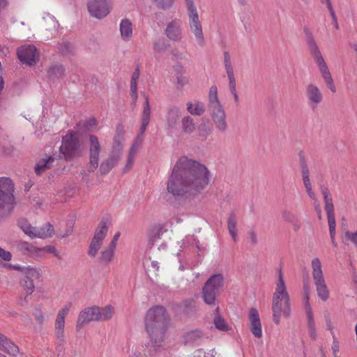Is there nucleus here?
Instances as JSON below:
<instances>
[{"instance_id":"nucleus-10","label":"nucleus","mask_w":357,"mask_h":357,"mask_svg":"<svg viewBox=\"0 0 357 357\" xmlns=\"http://www.w3.org/2000/svg\"><path fill=\"white\" fill-rule=\"evenodd\" d=\"M79 148L80 142L77 132L69 131L63 137L59 150L66 160H71L79 155Z\"/></svg>"},{"instance_id":"nucleus-3","label":"nucleus","mask_w":357,"mask_h":357,"mask_svg":"<svg viewBox=\"0 0 357 357\" xmlns=\"http://www.w3.org/2000/svg\"><path fill=\"white\" fill-rule=\"evenodd\" d=\"M271 309L273 319L277 326L280 324L282 316L289 317L291 314L290 296L281 270L279 271L275 290L273 295Z\"/></svg>"},{"instance_id":"nucleus-17","label":"nucleus","mask_w":357,"mask_h":357,"mask_svg":"<svg viewBox=\"0 0 357 357\" xmlns=\"http://www.w3.org/2000/svg\"><path fill=\"white\" fill-rule=\"evenodd\" d=\"M305 97L309 106L312 109L317 107L323 100L324 96L321 89L316 84L310 83L305 86Z\"/></svg>"},{"instance_id":"nucleus-5","label":"nucleus","mask_w":357,"mask_h":357,"mask_svg":"<svg viewBox=\"0 0 357 357\" xmlns=\"http://www.w3.org/2000/svg\"><path fill=\"white\" fill-rule=\"evenodd\" d=\"M208 110L216 130L224 133L227 130L226 112L218 95L216 86H211L208 91Z\"/></svg>"},{"instance_id":"nucleus-35","label":"nucleus","mask_w":357,"mask_h":357,"mask_svg":"<svg viewBox=\"0 0 357 357\" xmlns=\"http://www.w3.org/2000/svg\"><path fill=\"white\" fill-rule=\"evenodd\" d=\"M227 227L229 233L234 241H237V221L234 213H231L227 219Z\"/></svg>"},{"instance_id":"nucleus-13","label":"nucleus","mask_w":357,"mask_h":357,"mask_svg":"<svg viewBox=\"0 0 357 357\" xmlns=\"http://www.w3.org/2000/svg\"><path fill=\"white\" fill-rule=\"evenodd\" d=\"M223 65L229 79V87L231 94L234 96V101L238 102V96L236 92V79L234 75V67L231 61V57L228 51L223 52Z\"/></svg>"},{"instance_id":"nucleus-47","label":"nucleus","mask_w":357,"mask_h":357,"mask_svg":"<svg viewBox=\"0 0 357 357\" xmlns=\"http://www.w3.org/2000/svg\"><path fill=\"white\" fill-rule=\"evenodd\" d=\"M39 250H40V257H41L43 255V254L46 252L53 254L58 259L61 258L59 252H57L54 246L46 245L42 248H39Z\"/></svg>"},{"instance_id":"nucleus-55","label":"nucleus","mask_w":357,"mask_h":357,"mask_svg":"<svg viewBox=\"0 0 357 357\" xmlns=\"http://www.w3.org/2000/svg\"><path fill=\"white\" fill-rule=\"evenodd\" d=\"M159 6L163 9L169 8L172 6L174 0H153Z\"/></svg>"},{"instance_id":"nucleus-11","label":"nucleus","mask_w":357,"mask_h":357,"mask_svg":"<svg viewBox=\"0 0 357 357\" xmlns=\"http://www.w3.org/2000/svg\"><path fill=\"white\" fill-rule=\"evenodd\" d=\"M109 225V222L107 220L102 219L99 222L87 251V254L90 257L95 258L97 256L102 245L103 241L107 236Z\"/></svg>"},{"instance_id":"nucleus-41","label":"nucleus","mask_w":357,"mask_h":357,"mask_svg":"<svg viewBox=\"0 0 357 357\" xmlns=\"http://www.w3.org/2000/svg\"><path fill=\"white\" fill-rule=\"evenodd\" d=\"M167 231L163 225L158 224L153 226L149 231V236L152 241H155Z\"/></svg>"},{"instance_id":"nucleus-9","label":"nucleus","mask_w":357,"mask_h":357,"mask_svg":"<svg viewBox=\"0 0 357 357\" xmlns=\"http://www.w3.org/2000/svg\"><path fill=\"white\" fill-rule=\"evenodd\" d=\"M312 275L319 298L326 301L329 298V291L324 277L321 262L319 258L312 260Z\"/></svg>"},{"instance_id":"nucleus-25","label":"nucleus","mask_w":357,"mask_h":357,"mask_svg":"<svg viewBox=\"0 0 357 357\" xmlns=\"http://www.w3.org/2000/svg\"><path fill=\"white\" fill-rule=\"evenodd\" d=\"M16 249L24 255L40 257L39 248L26 241H20L16 244Z\"/></svg>"},{"instance_id":"nucleus-53","label":"nucleus","mask_w":357,"mask_h":357,"mask_svg":"<svg viewBox=\"0 0 357 357\" xmlns=\"http://www.w3.org/2000/svg\"><path fill=\"white\" fill-rule=\"evenodd\" d=\"M332 336H333V344H332L333 355V357H337V354L340 350L339 342L337 341L334 332H332Z\"/></svg>"},{"instance_id":"nucleus-8","label":"nucleus","mask_w":357,"mask_h":357,"mask_svg":"<svg viewBox=\"0 0 357 357\" xmlns=\"http://www.w3.org/2000/svg\"><path fill=\"white\" fill-rule=\"evenodd\" d=\"M225 278L222 274H213L206 280L202 287V298L208 305H216V298L223 287Z\"/></svg>"},{"instance_id":"nucleus-50","label":"nucleus","mask_w":357,"mask_h":357,"mask_svg":"<svg viewBox=\"0 0 357 357\" xmlns=\"http://www.w3.org/2000/svg\"><path fill=\"white\" fill-rule=\"evenodd\" d=\"M211 132L212 129L210 127L204 125L199 128V135L202 138V140H205L207 136L211 134Z\"/></svg>"},{"instance_id":"nucleus-60","label":"nucleus","mask_w":357,"mask_h":357,"mask_svg":"<svg viewBox=\"0 0 357 357\" xmlns=\"http://www.w3.org/2000/svg\"><path fill=\"white\" fill-rule=\"evenodd\" d=\"M135 158L128 156L127 162L123 168V173L128 172L134 164Z\"/></svg>"},{"instance_id":"nucleus-62","label":"nucleus","mask_w":357,"mask_h":357,"mask_svg":"<svg viewBox=\"0 0 357 357\" xmlns=\"http://www.w3.org/2000/svg\"><path fill=\"white\" fill-rule=\"evenodd\" d=\"M248 236L252 244L255 245L257 243V236L255 231H249Z\"/></svg>"},{"instance_id":"nucleus-16","label":"nucleus","mask_w":357,"mask_h":357,"mask_svg":"<svg viewBox=\"0 0 357 357\" xmlns=\"http://www.w3.org/2000/svg\"><path fill=\"white\" fill-rule=\"evenodd\" d=\"M72 307V303H67L59 310L54 323L55 335L57 339L63 340L64 337L65 318Z\"/></svg>"},{"instance_id":"nucleus-54","label":"nucleus","mask_w":357,"mask_h":357,"mask_svg":"<svg viewBox=\"0 0 357 357\" xmlns=\"http://www.w3.org/2000/svg\"><path fill=\"white\" fill-rule=\"evenodd\" d=\"M139 75H140V69H139V67L137 66L132 75L131 80H130V86H137V80L139 79Z\"/></svg>"},{"instance_id":"nucleus-33","label":"nucleus","mask_w":357,"mask_h":357,"mask_svg":"<svg viewBox=\"0 0 357 357\" xmlns=\"http://www.w3.org/2000/svg\"><path fill=\"white\" fill-rule=\"evenodd\" d=\"M181 130L185 134H192L195 130L194 119L190 116H185L181 119Z\"/></svg>"},{"instance_id":"nucleus-31","label":"nucleus","mask_w":357,"mask_h":357,"mask_svg":"<svg viewBox=\"0 0 357 357\" xmlns=\"http://www.w3.org/2000/svg\"><path fill=\"white\" fill-rule=\"evenodd\" d=\"M188 112L195 116H201L205 112V105L204 102L195 100L194 102H188L186 104Z\"/></svg>"},{"instance_id":"nucleus-64","label":"nucleus","mask_w":357,"mask_h":357,"mask_svg":"<svg viewBox=\"0 0 357 357\" xmlns=\"http://www.w3.org/2000/svg\"><path fill=\"white\" fill-rule=\"evenodd\" d=\"M97 124L96 123V120L94 119V118H91L90 119H89L86 124H85V126L86 128H89V127H93V126H96Z\"/></svg>"},{"instance_id":"nucleus-23","label":"nucleus","mask_w":357,"mask_h":357,"mask_svg":"<svg viewBox=\"0 0 357 357\" xmlns=\"http://www.w3.org/2000/svg\"><path fill=\"white\" fill-rule=\"evenodd\" d=\"M181 109L176 105H170L167 109L165 116L166 123L169 128L174 129L176 127L181 117Z\"/></svg>"},{"instance_id":"nucleus-38","label":"nucleus","mask_w":357,"mask_h":357,"mask_svg":"<svg viewBox=\"0 0 357 357\" xmlns=\"http://www.w3.org/2000/svg\"><path fill=\"white\" fill-rule=\"evenodd\" d=\"M114 314V308L108 305L103 308L98 307V321H103L110 319Z\"/></svg>"},{"instance_id":"nucleus-61","label":"nucleus","mask_w":357,"mask_h":357,"mask_svg":"<svg viewBox=\"0 0 357 357\" xmlns=\"http://www.w3.org/2000/svg\"><path fill=\"white\" fill-rule=\"evenodd\" d=\"M120 235H121V233L119 231H117L113 236L112 241H110V243H109L108 245L116 249V245H117V241L120 237Z\"/></svg>"},{"instance_id":"nucleus-6","label":"nucleus","mask_w":357,"mask_h":357,"mask_svg":"<svg viewBox=\"0 0 357 357\" xmlns=\"http://www.w3.org/2000/svg\"><path fill=\"white\" fill-rule=\"evenodd\" d=\"M187 15L188 25L190 31L193 34L197 44L204 47L206 44L203 26L199 19L198 10L194 0H184Z\"/></svg>"},{"instance_id":"nucleus-44","label":"nucleus","mask_w":357,"mask_h":357,"mask_svg":"<svg viewBox=\"0 0 357 357\" xmlns=\"http://www.w3.org/2000/svg\"><path fill=\"white\" fill-rule=\"evenodd\" d=\"M306 316H307V328H308L309 335L312 340H315L317 337V330H316L315 323H314V316H313V314H308Z\"/></svg>"},{"instance_id":"nucleus-34","label":"nucleus","mask_w":357,"mask_h":357,"mask_svg":"<svg viewBox=\"0 0 357 357\" xmlns=\"http://www.w3.org/2000/svg\"><path fill=\"white\" fill-rule=\"evenodd\" d=\"M119 162V160L109 156L103 160L100 166V172L102 174H108Z\"/></svg>"},{"instance_id":"nucleus-18","label":"nucleus","mask_w":357,"mask_h":357,"mask_svg":"<svg viewBox=\"0 0 357 357\" xmlns=\"http://www.w3.org/2000/svg\"><path fill=\"white\" fill-rule=\"evenodd\" d=\"M98 307L92 306L84 308L78 316L76 328L80 330L85 324L91 321H98Z\"/></svg>"},{"instance_id":"nucleus-2","label":"nucleus","mask_w":357,"mask_h":357,"mask_svg":"<svg viewBox=\"0 0 357 357\" xmlns=\"http://www.w3.org/2000/svg\"><path fill=\"white\" fill-rule=\"evenodd\" d=\"M167 314L162 306H154L146 313V330L154 347H159L165 338L167 328Z\"/></svg>"},{"instance_id":"nucleus-4","label":"nucleus","mask_w":357,"mask_h":357,"mask_svg":"<svg viewBox=\"0 0 357 357\" xmlns=\"http://www.w3.org/2000/svg\"><path fill=\"white\" fill-rule=\"evenodd\" d=\"M307 45L310 54L312 56L322 77V79L329 90L335 93L336 86L329 68L318 47L312 33L307 28L304 29Z\"/></svg>"},{"instance_id":"nucleus-46","label":"nucleus","mask_w":357,"mask_h":357,"mask_svg":"<svg viewBox=\"0 0 357 357\" xmlns=\"http://www.w3.org/2000/svg\"><path fill=\"white\" fill-rule=\"evenodd\" d=\"M309 289L307 286H305L304 287V301H305V310L306 312V315L313 314L312 309L310 304V296H309Z\"/></svg>"},{"instance_id":"nucleus-14","label":"nucleus","mask_w":357,"mask_h":357,"mask_svg":"<svg viewBox=\"0 0 357 357\" xmlns=\"http://www.w3.org/2000/svg\"><path fill=\"white\" fill-rule=\"evenodd\" d=\"M111 5V0H90L88 9L92 16L102 19L110 13Z\"/></svg>"},{"instance_id":"nucleus-1","label":"nucleus","mask_w":357,"mask_h":357,"mask_svg":"<svg viewBox=\"0 0 357 357\" xmlns=\"http://www.w3.org/2000/svg\"><path fill=\"white\" fill-rule=\"evenodd\" d=\"M209 181L210 172L204 165L181 156L171 169L167 190L173 197L195 195L206 188Z\"/></svg>"},{"instance_id":"nucleus-42","label":"nucleus","mask_w":357,"mask_h":357,"mask_svg":"<svg viewBox=\"0 0 357 357\" xmlns=\"http://www.w3.org/2000/svg\"><path fill=\"white\" fill-rule=\"evenodd\" d=\"M299 155L301 159V169L303 181V183L310 182V170L305 160L304 155L302 153H300Z\"/></svg>"},{"instance_id":"nucleus-52","label":"nucleus","mask_w":357,"mask_h":357,"mask_svg":"<svg viewBox=\"0 0 357 357\" xmlns=\"http://www.w3.org/2000/svg\"><path fill=\"white\" fill-rule=\"evenodd\" d=\"M303 185L305 188L307 195L315 202H317L316 195L312 190V185L311 181L303 183Z\"/></svg>"},{"instance_id":"nucleus-56","label":"nucleus","mask_w":357,"mask_h":357,"mask_svg":"<svg viewBox=\"0 0 357 357\" xmlns=\"http://www.w3.org/2000/svg\"><path fill=\"white\" fill-rule=\"evenodd\" d=\"M33 315H34V317H35L36 321L39 324H43V322L45 321V317L43 315V312H42V310L40 308H36L35 310Z\"/></svg>"},{"instance_id":"nucleus-45","label":"nucleus","mask_w":357,"mask_h":357,"mask_svg":"<svg viewBox=\"0 0 357 357\" xmlns=\"http://www.w3.org/2000/svg\"><path fill=\"white\" fill-rule=\"evenodd\" d=\"M64 68L61 65H55L48 70V75L50 78H59L63 75Z\"/></svg>"},{"instance_id":"nucleus-29","label":"nucleus","mask_w":357,"mask_h":357,"mask_svg":"<svg viewBox=\"0 0 357 357\" xmlns=\"http://www.w3.org/2000/svg\"><path fill=\"white\" fill-rule=\"evenodd\" d=\"M40 277V271L38 268H37V275L31 277L29 276L26 274H24V278L22 280H21L20 284L27 295H31L34 291L35 285L33 281L35 280H38Z\"/></svg>"},{"instance_id":"nucleus-15","label":"nucleus","mask_w":357,"mask_h":357,"mask_svg":"<svg viewBox=\"0 0 357 357\" xmlns=\"http://www.w3.org/2000/svg\"><path fill=\"white\" fill-rule=\"evenodd\" d=\"M89 171L94 172L98 167L99 156L100 153V144L98 139L95 135L89 136Z\"/></svg>"},{"instance_id":"nucleus-57","label":"nucleus","mask_w":357,"mask_h":357,"mask_svg":"<svg viewBox=\"0 0 357 357\" xmlns=\"http://www.w3.org/2000/svg\"><path fill=\"white\" fill-rule=\"evenodd\" d=\"M130 96L132 100V105L135 106L138 98L137 86H130Z\"/></svg>"},{"instance_id":"nucleus-63","label":"nucleus","mask_w":357,"mask_h":357,"mask_svg":"<svg viewBox=\"0 0 357 357\" xmlns=\"http://www.w3.org/2000/svg\"><path fill=\"white\" fill-rule=\"evenodd\" d=\"M138 149H139V147L137 146V145L132 144V146L129 150L128 156L135 158V157L138 151Z\"/></svg>"},{"instance_id":"nucleus-39","label":"nucleus","mask_w":357,"mask_h":357,"mask_svg":"<svg viewBox=\"0 0 357 357\" xmlns=\"http://www.w3.org/2000/svg\"><path fill=\"white\" fill-rule=\"evenodd\" d=\"M202 333L199 330H195L187 333L185 335V342L187 344H195L201 340Z\"/></svg>"},{"instance_id":"nucleus-37","label":"nucleus","mask_w":357,"mask_h":357,"mask_svg":"<svg viewBox=\"0 0 357 357\" xmlns=\"http://www.w3.org/2000/svg\"><path fill=\"white\" fill-rule=\"evenodd\" d=\"M4 266H6L9 268L14 269L18 271L22 272L24 275L26 274L29 276H34L37 275V268L34 267H31L30 266H22L19 264H15V265H8L4 264Z\"/></svg>"},{"instance_id":"nucleus-36","label":"nucleus","mask_w":357,"mask_h":357,"mask_svg":"<svg viewBox=\"0 0 357 357\" xmlns=\"http://www.w3.org/2000/svg\"><path fill=\"white\" fill-rule=\"evenodd\" d=\"M43 20L45 22V29L47 31H57L59 27V24L56 20L55 17L50 15V13H45L43 17Z\"/></svg>"},{"instance_id":"nucleus-40","label":"nucleus","mask_w":357,"mask_h":357,"mask_svg":"<svg viewBox=\"0 0 357 357\" xmlns=\"http://www.w3.org/2000/svg\"><path fill=\"white\" fill-rule=\"evenodd\" d=\"M282 218L284 221L291 223L294 230L296 231L300 228V225L297 220L296 215L292 212L287 210L284 211L282 213Z\"/></svg>"},{"instance_id":"nucleus-24","label":"nucleus","mask_w":357,"mask_h":357,"mask_svg":"<svg viewBox=\"0 0 357 357\" xmlns=\"http://www.w3.org/2000/svg\"><path fill=\"white\" fill-rule=\"evenodd\" d=\"M0 349L10 356H16L19 352V347L6 335L0 333Z\"/></svg>"},{"instance_id":"nucleus-32","label":"nucleus","mask_w":357,"mask_h":357,"mask_svg":"<svg viewBox=\"0 0 357 357\" xmlns=\"http://www.w3.org/2000/svg\"><path fill=\"white\" fill-rule=\"evenodd\" d=\"M215 314L213 323L216 329L221 331H228L231 330V327L228 325L225 319L220 316L218 307L215 310Z\"/></svg>"},{"instance_id":"nucleus-28","label":"nucleus","mask_w":357,"mask_h":357,"mask_svg":"<svg viewBox=\"0 0 357 357\" xmlns=\"http://www.w3.org/2000/svg\"><path fill=\"white\" fill-rule=\"evenodd\" d=\"M320 190L323 195L324 208L328 216H333L334 213V206L333 203V199L331 192L328 187L325 185H320Z\"/></svg>"},{"instance_id":"nucleus-51","label":"nucleus","mask_w":357,"mask_h":357,"mask_svg":"<svg viewBox=\"0 0 357 357\" xmlns=\"http://www.w3.org/2000/svg\"><path fill=\"white\" fill-rule=\"evenodd\" d=\"M345 238L351 241L357 249V230L354 232L347 231L344 232Z\"/></svg>"},{"instance_id":"nucleus-7","label":"nucleus","mask_w":357,"mask_h":357,"mask_svg":"<svg viewBox=\"0 0 357 357\" xmlns=\"http://www.w3.org/2000/svg\"><path fill=\"white\" fill-rule=\"evenodd\" d=\"M14 190V184L10 178L0 177V217L10 214L15 207Z\"/></svg>"},{"instance_id":"nucleus-49","label":"nucleus","mask_w":357,"mask_h":357,"mask_svg":"<svg viewBox=\"0 0 357 357\" xmlns=\"http://www.w3.org/2000/svg\"><path fill=\"white\" fill-rule=\"evenodd\" d=\"M327 218H328V227H329L330 236H331V240H333L334 237L335 236V227H336L335 218V215H333V216H328Z\"/></svg>"},{"instance_id":"nucleus-30","label":"nucleus","mask_w":357,"mask_h":357,"mask_svg":"<svg viewBox=\"0 0 357 357\" xmlns=\"http://www.w3.org/2000/svg\"><path fill=\"white\" fill-rule=\"evenodd\" d=\"M115 252V248L109 245H107V247L104 248L100 252L99 261L106 266L110 264L114 259Z\"/></svg>"},{"instance_id":"nucleus-26","label":"nucleus","mask_w":357,"mask_h":357,"mask_svg":"<svg viewBox=\"0 0 357 357\" xmlns=\"http://www.w3.org/2000/svg\"><path fill=\"white\" fill-rule=\"evenodd\" d=\"M121 38L124 42L130 41L133 37V25L130 20L123 18L119 24Z\"/></svg>"},{"instance_id":"nucleus-43","label":"nucleus","mask_w":357,"mask_h":357,"mask_svg":"<svg viewBox=\"0 0 357 357\" xmlns=\"http://www.w3.org/2000/svg\"><path fill=\"white\" fill-rule=\"evenodd\" d=\"M144 103L143 107V112L142 114V121L149 123L151 119V107L149 103V97L144 94Z\"/></svg>"},{"instance_id":"nucleus-19","label":"nucleus","mask_w":357,"mask_h":357,"mask_svg":"<svg viewBox=\"0 0 357 357\" xmlns=\"http://www.w3.org/2000/svg\"><path fill=\"white\" fill-rule=\"evenodd\" d=\"M17 57L20 61L29 66L36 63L37 49L33 45H24L18 48Z\"/></svg>"},{"instance_id":"nucleus-21","label":"nucleus","mask_w":357,"mask_h":357,"mask_svg":"<svg viewBox=\"0 0 357 357\" xmlns=\"http://www.w3.org/2000/svg\"><path fill=\"white\" fill-rule=\"evenodd\" d=\"M59 159L54 155H46L45 158L39 160L35 166V173L37 175H41L47 170L57 165Z\"/></svg>"},{"instance_id":"nucleus-22","label":"nucleus","mask_w":357,"mask_h":357,"mask_svg":"<svg viewBox=\"0 0 357 357\" xmlns=\"http://www.w3.org/2000/svg\"><path fill=\"white\" fill-rule=\"evenodd\" d=\"M167 37L172 41L178 42L182 38L181 24L178 20H174L169 22L165 30Z\"/></svg>"},{"instance_id":"nucleus-48","label":"nucleus","mask_w":357,"mask_h":357,"mask_svg":"<svg viewBox=\"0 0 357 357\" xmlns=\"http://www.w3.org/2000/svg\"><path fill=\"white\" fill-rule=\"evenodd\" d=\"M167 48V44L164 40H157L153 43V49L158 53L164 52Z\"/></svg>"},{"instance_id":"nucleus-59","label":"nucleus","mask_w":357,"mask_h":357,"mask_svg":"<svg viewBox=\"0 0 357 357\" xmlns=\"http://www.w3.org/2000/svg\"><path fill=\"white\" fill-rule=\"evenodd\" d=\"M176 84L178 88H182L183 86L188 84V79L185 77H178Z\"/></svg>"},{"instance_id":"nucleus-58","label":"nucleus","mask_w":357,"mask_h":357,"mask_svg":"<svg viewBox=\"0 0 357 357\" xmlns=\"http://www.w3.org/2000/svg\"><path fill=\"white\" fill-rule=\"evenodd\" d=\"M0 258L4 261H10L12 258V255L9 251L0 248Z\"/></svg>"},{"instance_id":"nucleus-20","label":"nucleus","mask_w":357,"mask_h":357,"mask_svg":"<svg viewBox=\"0 0 357 357\" xmlns=\"http://www.w3.org/2000/svg\"><path fill=\"white\" fill-rule=\"evenodd\" d=\"M250 329L252 335L257 338H261L263 335L262 326L259 312L256 308H251L249 311Z\"/></svg>"},{"instance_id":"nucleus-12","label":"nucleus","mask_w":357,"mask_h":357,"mask_svg":"<svg viewBox=\"0 0 357 357\" xmlns=\"http://www.w3.org/2000/svg\"><path fill=\"white\" fill-rule=\"evenodd\" d=\"M19 227L28 236L31 238H46L51 237L54 233L53 226L50 223H46L40 227H35L25 219H22L18 222Z\"/></svg>"},{"instance_id":"nucleus-27","label":"nucleus","mask_w":357,"mask_h":357,"mask_svg":"<svg viewBox=\"0 0 357 357\" xmlns=\"http://www.w3.org/2000/svg\"><path fill=\"white\" fill-rule=\"evenodd\" d=\"M123 138L122 128H117V135L114 138L112 149L109 156L119 161L123 151L121 140Z\"/></svg>"}]
</instances>
